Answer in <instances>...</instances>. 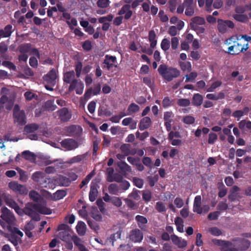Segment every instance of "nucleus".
Returning <instances> with one entry per match:
<instances>
[{
  "mask_svg": "<svg viewBox=\"0 0 251 251\" xmlns=\"http://www.w3.org/2000/svg\"><path fill=\"white\" fill-rule=\"evenodd\" d=\"M21 210L18 214L19 216H23L26 215L35 221L40 220V217L38 213L50 215L52 213V210L50 208L41 204L33 202L27 203L24 208H21Z\"/></svg>",
  "mask_w": 251,
  "mask_h": 251,
  "instance_id": "1",
  "label": "nucleus"
},
{
  "mask_svg": "<svg viewBox=\"0 0 251 251\" xmlns=\"http://www.w3.org/2000/svg\"><path fill=\"white\" fill-rule=\"evenodd\" d=\"M159 74L166 81L170 82L174 78L178 77L180 75L179 70L173 67H169L162 64L158 68Z\"/></svg>",
  "mask_w": 251,
  "mask_h": 251,
  "instance_id": "2",
  "label": "nucleus"
},
{
  "mask_svg": "<svg viewBox=\"0 0 251 251\" xmlns=\"http://www.w3.org/2000/svg\"><path fill=\"white\" fill-rule=\"evenodd\" d=\"M140 2L137 0H134L131 2V4H124L121 9L118 11V14L119 15H124V19L128 20L133 15V12L130 9L131 8L132 9H135L140 4Z\"/></svg>",
  "mask_w": 251,
  "mask_h": 251,
  "instance_id": "3",
  "label": "nucleus"
},
{
  "mask_svg": "<svg viewBox=\"0 0 251 251\" xmlns=\"http://www.w3.org/2000/svg\"><path fill=\"white\" fill-rule=\"evenodd\" d=\"M13 118L15 123L20 125H24L26 123V117L25 111L20 110L18 104L15 105L13 109Z\"/></svg>",
  "mask_w": 251,
  "mask_h": 251,
  "instance_id": "4",
  "label": "nucleus"
},
{
  "mask_svg": "<svg viewBox=\"0 0 251 251\" xmlns=\"http://www.w3.org/2000/svg\"><path fill=\"white\" fill-rule=\"evenodd\" d=\"M2 197L4 201L7 206L14 209L17 214H18V212H20L21 211V208L18 203L13 199L10 195L4 193L3 194Z\"/></svg>",
  "mask_w": 251,
  "mask_h": 251,
  "instance_id": "5",
  "label": "nucleus"
},
{
  "mask_svg": "<svg viewBox=\"0 0 251 251\" xmlns=\"http://www.w3.org/2000/svg\"><path fill=\"white\" fill-rule=\"evenodd\" d=\"M218 29L220 32L225 33L227 31V28L232 29L235 25L233 22L230 20H218Z\"/></svg>",
  "mask_w": 251,
  "mask_h": 251,
  "instance_id": "6",
  "label": "nucleus"
},
{
  "mask_svg": "<svg viewBox=\"0 0 251 251\" xmlns=\"http://www.w3.org/2000/svg\"><path fill=\"white\" fill-rule=\"evenodd\" d=\"M232 241L236 242V244L234 246L237 247L236 248L238 249V251H245L247 250L251 246L250 241L245 238H235L233 239Z\"/></svg>",
  "mask_w": 251,
  "mask_h": 251,
  "instance_id": "7",
  "label": "nucleus"
},
{
  "mask_svg": "<svg viewBox=\"0 0 251 251\" xmlns=\"http://www.w3.org/2000/svg\"><path fill=\"white\" fill-rule=\"evenodd\" d=\"M8 187L16 193L21 195H26L28 191L25 186L19 184L17 181H11L8 183Z\"/></svg>",
  "mask_w": 251,
  "mask_h": 251,
  "instance_id": "8",
  "label": "nucleus"
},
{
  "mask_svg": "<svg viewBox=\"0 0 251 251\" xmlns=\"http://www.w3.org/2000/svg\"><path fill=\"white\" fill-rule=\"evenodd\" d=\"M115 63H117L116 56L106 54L103 62L104 65L102 67L109 71L113 67H117V65L114 64Z\"/></svg>",
  "mask_w": 251,
  "mask_h": 251,
  "instance_id": "9",
  "label": "nucleus"
},
{
  "mask_svg": "<svg viewBox=\"0 0 251 251\" xmlns=\"http://www.w3.org/2000/svg\"><path fill=\"white\" fill-rule=\"evenodd\" d=\"M58 119L62 122L69 121L72 117V112L67 107H63L57 111Z\"/></svg>",
  "mask_w": 251,
  "mask_h": 251,
  "instance_id": "10",
  "label": "nucleus"
},
{
  "mask_svg": "<svg viewBox=\"0 0 251 251\" xmlns=\"http://www.w3.org/2000/svg\"><path fill=\"white\" fill-rule=\"evenodd\" d=\"M174 114L172 111L164 112L163 120L164 126L167 131H170L172 128V123L174 122Z\"/></svg>",
  "mask_w": 251,
  "mask_h": 251,
  "instance_id": "11",
  "label": "nucleus"
},
{
  "mask_svg": "<svg viewBox=\"0 0 251 251\" xmlns=\"http://www.w3.org/2000/svg\"><path fill=\"white\" fill-rule=\"evenodd\" d=\"M62 147L68 151L74 150L78 147V143L73 139L68 138L60 142Z\"/></svg>",
  "mask_w": 251,
  "mask_h": 251,
  "instance_id": "12",
  "label": "nucleus"
},
{
  "mask_svg": "<svg viewBox=\"0 0 251 251\" xmlns=\"http://www.w3.org/2000/svg\"><path fill=\"white\" fill-rule=\"evenodd\" d=\"M183 4L185 8V14L187 16H192L195 13V7L194 0H184Z\"/></svg>",
  "mask_w": 251,
  "mask_h": 251,
  "instance_id": "13",
  "label": "nucleus"
},
{
  "mask_svg": "<svg viewBox=\"0 0 251 251\" xmlns=\"http://www.w3.org/2000/svg\"><path fill=\"white\" fill-rule=\"evenodd\" d=\"M0 218L9 225L12 224L15 220L13 215L6 207L2 209V214L0 215Z\"/></svg>",
  "mask_w": 251,
  "mask_h": 251,
  "instance_id": "14",
  "label": "nucleus"
},
{
  "mask_svg": "<svg viewBox=\"0 0 251 251\" xmlns=\"http://www.w3.org/2000/svg\"><path fill=\"white\" fill-rule=\"evenodd\" d=\"M101 90V86L100 83L95 85L94 88L92 87L87 89L84 95V99L86 100L89 99L91 98L92 94L94 95H98L100 94Z\"/></svg>",
  "mask_w": 251,
  "mask_h": 251,
  "instance_id": "15",
  "label": "nucleus"
},
{
  "mask_svg": "<svg viewBox=\"0 0 251 251\" xmlns=\"http://www.w3.org/2000/svg\"><path fill=\"white\" fill-rule=\"evenodd\" d=\"M44 80L48 83L54 85L57 78L56 71L54 69H52L50 72L45 75L43 77Z\"/></svg>",
  "mask_w": 251,
  "mask_h": 251,
  "instance_id": "16",
  "label": "nucleus"
},
{
  "mask_svg": "<svg viewBox=\"0 0 251 251\" xmlns=\"http://www.w3.org/2000/svg\"><path fill=\"white\" fill-rule=\"evenodd\" d=\"M129 237L133 242L140 243L143 239V234L140 229H135L131 231Z\"/></svg>",
  "mask_w": 251,
  "mask_h": 251,
  "instance_id": "17",
  "label": "nucleus"
},
{
  "mask_svg": "<svg viewBox=\"0 0 251 251\" xmlns=\"http://www.w3.org/2000/svg\"><path fill=\"white\" fill-rule=\"evenodd\" d=\"M171 239L174 245L177 246L179 248H183L186 247L187 242L185 240H182L181 238L175 234L171 235Z\"/></svg>",
  "mask_w": 251,
  "mask_h": 251,
  "instance_id": "18",
  "label": "nucleus"
},
{
  "mask_svg": "<svg viewBox=\"0 0 251 251\" xmlns=\"http://www.w3.org/2000/svg\"><path fill=\"white\" fill-rule=\"evenodd\" d=\"M201 204V198L200 195L195 197L193 204V211L199 214L202 213Z\"/></svg>",
  "mask_w": 251,
  "mask_h": 251,
  "instance_id": "19",
  "label": "nucleus"
},
{
  "mask_svg": "<svg viewBox=\"0 0 251 251\" xmlns=\"http://www.w3.org/2000/svg\"><path fill=\"white\" fill-rule=\"evenodd\" d=\"M152 122L149 117H144L140 121L139 128L140 130L148 129L151 125Z\"/></svg>",
  "mask_w": 251,
  "mask_h": 251,
  "instance_id": "20",
  "label": "nucleus"
},
{
  "mask_svg": "<svg viewBox=\"0 0 251 251\" xmlns=\"http://www.w3.org/2000/svg\"><path fill=\"white\" fill-rule=\"evenodd\" d=\"M56 183L59 186L67 187L71 183V180L68 177L62 176L59 175L55 179Z\"/></svg>",
  "mask_w": 251,
  "mask_h": 251,
  "instance_id": "21",
  "label": "nucleus"
},
{
  "mask_svg": "<svg viewBox=\"0 0 251 251\" xmlns=\"http://www.w3.org/2000/svg\"><path fill=\"white\" fill-rule=\"evenodd\" d=\"M149 41L150 43V47L154 49L157 45V35L154 30H151L149 32Z\"/></svg>",
  "mask_w": 251,
  "mask_h": 251,
  "instance_id": "22",
  "label": "nucleus"
},
{
  "mask_svg": "<svg viewBox=\"0 0 251 251\" xmlns=\"http://www.w3.org/2000/svg\"><path fill=\"white\" fill-rule=\"evenodd\" d=\"M13 26L11 25H7L3 29H0V39L1 38H7L11 36L13 31Z\"/></svg>",
  "mask_w": 251,
  "mask_h": 251,
  "instance_id": "23",
  "label": "nucleus"
},
{
  "mask_svg": "<svg viewBox=\"0 0 251 251\" xmlns=\"http://www.w3.org/2000/svg\"><path fill=\"white\" fill-rule=\"evenodd\" d=\"M203 98L202 95L199 93L194 94L192 99V103L195 106H200L202 103Z\"/></svg>",
  "mask_w": 251,
  "mask_h": 251,
  "instance_id": "24",
  "label": "nucleus"
},
{
  "mask_svg": "<svg viewBox=\"0 0 251 251\" xmlns=\"http://www.w3.org/2000/svg\"><path fill=\"white\" fill-rule=\"evenodd\" d=\"M75 73L74 71L67 72L63 75V81L66 83H70L75 80Z\"/></svg>",
  "mask_w": 251,
  "mask_h": 251,
  "instance_id": "25",
  "label": "nucleus"
},
{
  "mask_svg": "<svg viewBox=\"0 0 251 251\" xmlns=\"http://www.w3.org/2000/svg\"><path fill=\"white\" fill-rule=\"evenodd\" d=\"M122 230H119L116 233L112 234L106 239L107 243H111L112 246H114V242L118 239L121 238Z\"/></svg>",
  "mask_w": 251,
  "mask_h": 251,
  "instance_id": "26",
  "label": "nucleus"
},
{
  "mask_svg": "<svg viewBox=\"0 0 251 251\" xmlns=\"http://www.w3.org/2000/svg\"><path fill=\"white\" fill-rule=\"evenodd\" d=\"M72 240L74 244L77 247L79 251H86V247L82 244L81 240L76 235H73L72 237Z\"/></svg>",
  "mask_w": 251,
  "mask_h": 251,
  "instance_id": "27",
  "label": "nucleus"
},
{
  "mask_svg": "<svg viewBox=\"0 0 251 251\" xmlns=\"http://www.w3.org/2000/svg\"><path fill=\"white\" fill-rule=\"evenodd\" d=\"M77 233L80 236H83L86 233V226L84 222L79 221L76 226Z\"/></svg>",
  "mask_w": 251,
  "mask_h": 251,
  "instance_id": "28",
  "label": "nucleus"
},
{
  "mask_svg": "<svg viewBox=\"0 0 251 251\" xmlns=\"http://www.w3.org/2000/svg\"><path fill=\"white\" fill-rule=\"evenodd\" d=\"M118 166L123 174H125L126 172H130L131 171L130 166L124 161H121L119 162L118 163Z\"/></svg>",
  "mask_w": 251,
  "mask_h": 251,
  "instance_id": "29",
  "label": "nucleus"
},
{
  "mask_svg": "<svg viewBox=\"0 0 251 251\" xmlns=\"http://www.w3.org/2000/svg\"><path fill=\"white\" fill-rule=\"evenodd\" d=\"M39 128V126L35 123L30 124L26 125L24 127V131L26 133H32Z\"/></svg>",
  "mask_w": 251,
  "mask_h": 251,
  "instance_id": "30",
  "label": "nucleus"
},
{
  "mask_svg": "<svg viewBox=\"0 0 251 251\" xmlns=\"http://www.w3.org/2000/svg\"><path fill=\"white\" fill-rule=\"evenodd\" d=\"M205 23V20L203 18L196 16L191 19V22L190 23V26L192 27V25H203Z\"/></svg>",
  "mask_w": 251,
  "mask_h": 251,
  "instance_id": "31",
  "label": "nucleus"
},
{
  "mask_svg": "<svg viewBox=\"0 0 251 251\" xmlns=\"http://www.w3.org/2000/svg\"><path fill=\"white\" fill-rule=\"evenodd\" d=\"M22 156L25 160H29L31 162L34 161L36 159L35 154L29 151H23L22 153Z\"/></svg>",
  "mask_w": 251,
  "mask_h": 251,
  "instance_id": "32",
  "label": "nucleus"
},
{
  "mask_svg": "<svg viewBox=\"0 0 251 251\" xmlns=\"http://www.w3.org/2000/svg\"><path fill=\"white\" fill-rule=\"evenodd\" d=\"M205 2L206 11L211 12L212 11L211 6L213 2V0H198L199 6L200 7H202Z\"/></svg>",
  "mask_w": 251,
  "mask_h": 251,
  "instance_id": "33",
  "label": "nucleus"
},
{
  "mask_svg": "<svg viewBox=\"0 0 251 251\" xmlns=\"http://www.w3.org/2000/svg\"><path fill=\"white\" fill-rule=\"evenodd\" d=\"M233 18L237 22L242 23H246L249 22V18L246 14H233Z\"/></svg>",
  "mask_w": 251,
  "mask_h": 251,
  "instance_id": "34",
  "label": "nucleus"
},
{
  "mask_svg": "<svg viewBox=\"0 0 251 251\" xmlns=\"http://www.w3.org/2000/svg\"><path fill=\"white\" fill-rule=\"evenodd\" d=\"M98 190L95 185H91L89 194V200L93 202L94 201L97 197Z\"/></svg>",
  "mask_w": 251,
  "mask_h": 251,
  "instance_id": "35",
  "label": "nucleus"
},
{
  "mask_svg": "<svg viewBox=\"0 0 251 251\" xmlns=\"http://www.w3.org/2000/svg\"><path fill=\"white\" fill-rule=\"evenodd\" d=\"M31 46L30 43H25L20 45L18 50L21 53L26 54L30 51Z\"/></svg>",
  "mask_w": 251,
  "mask_h": 251,
  "instance_id": "36",
  "label": "nucleus"
},
{
  "mask_svg": "<svg viewBox=\"0 0 251 251\" xmlns=\"http://www.w3.org/2000/svg\"><path fill=\"white\" fill-rule=\"evenodd\" d=\"M44 108L46 110L49 111H52L57 108L56 105L54 103L53 100H48L45 102Z\"/></svg>",
  "mask_w": 251,
  "mask_h": 251,
  "instance_id": "37",
  "label": "nucleus"
},
{
  "mask_svg": "<svg viewBox=\"0 0 251 251\" xmlns=\"http://www.w3.org/2000/svg\"><path fill=\"white\" fill-rule=\"evenodd\" d=\"M140 110V107L135 103H130L127 110V115H131L134 114Z\"/></svg>",
  "mask_w": 251,
  "mask_h": 251,
  "instance_id": "38",
  "label": "nucleus"
},
{
  "mask_svg": "<svg viewBox=\"0 0 251 251\" xmlns=\"http://www.w3.org/2000/svg\"><path fill=\"white\" fill-rule=\"evenodd\" d=\"M175 223L176 226L177 230L181 233L184 232L183 229V221L180 217H177L175 220Z\"/></svg>",
  "mask_w": 251,
  "mask_h": 251,
  "instance_id": "39",
  "label": "nucleus"
},
{
  "mask_svg": "<svg viewBox=\"0 0 251 251\" xmlns=\"http://www.w3.org/2000/svg\"><path fill=\"white\" fill-rule=\"evenodd\" d=\"M233 245L232 243L229 241H226L225 244L223 245L222 248H221V251H238V249L236 248L232 247Z\"/></svg>",
  "mask_w": 251,
  "mask_h": 251,
  "instance_id": "40",
  "label": "nucleus"
},
{
  "mask_svg": "<svg viewBox=\"0 0 251 251\" xmlns=\"http://www.w3.org/2000/svg\"><path fill=\"white\" fill-rule=\"evenodd\" d=\"M29 197L33 201L38 202L41 199V196L36 191L32 190L29 193Z\"/></svg>",
  "mask_w": 251,
  "mask_h": 251,
  "instance_id": "41",
  "label": "nucleus"
},
{
  "mask_svg": "<svg viewBox=\"0 0 251 251\" xmlns=\"http://www.w3.org/2000/svg\"><path fill=\"white\" fill-rule=\"evenodd\" d=\"M179 66L183 72L187 71L188 72L192 70V65L190 62H180Z\"/></svg>",
  "mask_w": 251,
  "mask_h": 251,
  "instance_id": "42",
  "label": "nucleus"
},
{
  "mask_svg": "<svg viewBox=\"0 0 251 251\" xmlns=\"http://www.w3.org/2000/svg\"><path fill=\"white\" fill-rule=\"evenodd\" d=\"M45 177V174L43 172L37 171L33 174L32 176V179L36 182H39Z\"/></svg>",
  "mask_w": 251,
  "mask_h": 251,
  "instance_id": "43",
  "label": "nucleus"
},
{
  "mask_svg": "<svg viewBox=\"0 0 251 251\" xmlns=\"http://www.w3.org/2000/svg\"><path fill=\"white\" fill-rule=\"evenodd\" d=\"M85 157V155L84 154L78 155L77 156H74V157L70 158L68 161V163L71 164L80 162L82 160H83Z\"/></svg>",
  "mask_w": 251,
  "mask_h": 251,
  "instance_id": "44",
  "label": "nucleus"
},
{
  "mask_svg": "<svg viewBox=\"0 0 251 251\" xmlns=\"http://www.w3.org/2000/svg\"><path fill=\"white\" fill-rule=\"evenodd\" d=\"M142 198L146 202H149L152 198V193L149 190L142 191Z\"/></svg>",
  "mask_w": 251,
  "mask_h": 251,
  "instance_id": "45",
  "label": "nucleus"
},
{
  "mask_svg": "<svg viewBox=\"0 0 251 251\" xmlns=\"http://www.w3.org/2000/svg\"><path fill=\"white\" fill-rule=\"evenodd\" d=\"M7 238L15 246L18 245L19 240L20 239L16 235L10 233L7 234Z\"/></svg>",
  "mask_w": 251,
  "mask_h": 251,
  "instance_id": "46",
  "label": "nucleus"
},
{
  "mask_svg": "<svg viewBox=\"0 0 251 251\" xmlns=\"http://www.w3.org/2000/svg\"><path fill=\"white\" fill-rule=\"evenodd\" d=\"M162 106L164 108L171 107L173 105V100H171L169 97H165L162 100Z\"/></svg>",
  "mask_w": 251,
  "mask_h": 251,
  "instance_id": "47",
  "label": "nucleus"
},
{
  "mask_svg": "<svg viewBox=\"0 0 251 251\" xmlns=\"http://www.w3.org/2000/svg\"><path fill=\"white\" fill-rule=\"evenodd\" d=\"M130 147L131 145L128 144H124L121 145L120 149L123 154L125 155L130 154Z\"/></svg>",
  "mask_w": 251,
  "mask_h": 251,
  "instance_id": "48",
  "label": "nucleus"
},
{
  "mask_svg": "<svg viewBox=\"0 0 251 251\" xmlns=\"http://www.w3.org/2000/svg\"><path fill=\"white\" fill-rule=\"evenodd\" d=\"M82 70V63L80 61H77L75 63V71L77 77H79Z\"/></svg>",
  "mask_w": 251,
  "mask_h": 251,
  "instance_id": "49",
  "label": "nucleus"
},
{
  "mask_svg": "<svg viewBox=\"0 0 251 251\" xmlns=\"http://www.w3.org/2000/svg\"><path fill=\"white\" fill-rule=\"evenodd\" d=\"M218 189H219L218 196L220 198H223L226 195L227 190L223 183L219 184Z\"/></svg>",
  "mask_w": 251,
  "mask_h": 251,
  "instance_id": "50",
  "label": "nucleus"
},
{
  "mask_svg": "<svg viewBox=\"0 0 251 251\" xmlns=\"http://www.w3.org/2000/svg\"><path fill=\"white\" fill-rule=\"evenodd\" d=\"M98 115L102 116L105 115L106 116H110L112 115V112L107 109L103 108L102 107H100L98 111Z\"/></svg>",
  "mask_w": 251,
  "mask_h": 251,
  "instance_id": "51",
  "label": "nucleus"
},
{
  "mask_svg": "<svg viewBox=\"0 0 251 251\" xmlns=\"http://www.w3.org/2000/svg\"><path fill=\"white\" fill-rule=\"evenodd\" d=\"M54 198L57 200L63 199L67 195V192L64 190H58L54 193Z\"/></svg>",
  "mask_w": 251,
  "mask_h": 251,
  "instance_id": "52",
  "label": "nucleus"
},
{
  "mask_svg": "<svg viewBox=\"0 0 251 251\" xmlns=\"http://www.w3.org/2000/svg\"><path fill=\"white\" fill-rule=\"evenodd\" d=\"M208 231L213 236H218L222 234V231L217 227H210Z\"/></svg>",
  "mask_w": 251,
  "mask_h": 251,
  "instance_id": "53",
  "label": "nucleus"
},
{
  "mask_svg": "<svg viewBox=\"0 0 251 251\" xmlns=\"http://www.w3.org/2000/svg\"><path fill=\"white\" fill-rule=\"evenodd\" d=\"M170 47V41L167 38L163 39L161 43V48L164 51L167 50Z\"/></svg>",
  "mask_w": 251,
  "mask_h": 251,
  "instance_id": "54",
  "label": "nucleus"
},
{
  "mask_svg": "<svg viewBox=\"0 0 251 251\" xmlns=\"http://www.w3.org/2000/svg\"><path fill=\"white\" fill-rule=\"evenodd\" d=\"M142 161L143 164L147 167L149 168L150 169H151L152 168L153 163L150 157L147 156L144 157L142 158Z\"/></svg>",
  "mask_w": 251,
  "mask_h": 251,
  "instance_id": "55",
  "label": "nucleus"
},
{
  "mask_svg": "<svg viewBox=\"0 0 251 251\" xmlns=\"http://www.w3.org/2000/svg\"><path fill=\"white\" fill-rule=\"evenodd\" d=\"M148 179L149 181V183L150 186L151 187H152L154 186L156 182H157L158 180V176L157 175H155L154 176H149L148 177Z\"/></svg>",
  "mask_w": 251,
  "mask_h": 251,
  "instance_id": "56",
  "label": "nucleus"
},
{
  "mask_svg": "<svg viewBox=\"0 0 251 251\" xmlns=\"http://www.w3.org/2000/svg\"><path fill=\"white\" fill-rule=\"evenodd\" d=\"M155 209L158 212L160 213L164 212L166 211L165 204L161 201H158L156 202Z\"/></svg>",
  "mask_w": 251,
  "mask_h": 251,
  "instance_id": "57",
  "label": "nucleus"
},
{
  "mask_svg": "<svg viewBox=\"0 0 251 251\" xmlns=\"http://www.w3.org/2000/svg\"><path fill=\"white\" fill-rule=\"evenodd\" d=\"M182 121L186 124L191 125L195 123V119L194 117L188 115L184 117Z\"/></svg>",
  "mask_w": 251,
  "mask_h": 251,
  "instance_id": "58",
  "label": "nucleus"
},
{
  "mask_svg": "<svg viewBox=\"0 0 251 251\" xmlns=\"http://www.w3.org/2000/svg\"><path fill=\"white\" fill-rule=\"evenodd\" d=\"M177 104L180 106H188L190 104V101L187 99H179L177 101Z\"/></svg>",
  "mask_w": 251,
  "mask_h": 251,
  "instance_id": "59",
  "label": "nucleus"
},
{
  "mask_svg": "<svg viewBox=\"0 0 251 251\" xmlns=\"http://www.w3.org/2000/svg\"><path fill=\"white\" fill-rule=\"evenodd\" d=\"M217 135L213 132H211L208 135V143L209 144H213L217 140Z\"/></svg>",
  "mask_w": 251,
  "mask_h": 251,
  "instance_id": "60",
  "label": "nucleus"
},
{
  "mask_svg": "<svg viewBox=\"0 0 251 251\" xmlns=\"http://www.w3.org/2000/svg\"><path fill=\"white\" fill-rule=\"evenodd\" d=\"M97 3L98 7L105 8L109 5L110 1L109 0H98Z\"/></svg>",
  "mask_w": 251,
  "mask_h": 251,
  "instance_id": "61",
  "label": "nucleus"
},
{
  "mask_svg": "<svg viewBox=\"0 0 251 251\" xmlns=\"http://www.w3.org/2000/svg\"><path fill=\"white\" fill-rule=\"evenodd\" d=\"M108 191L111 194H117L118 192V187L117 184L112 183L108 186Z\"/></svg>",
  "mask_w": 251,
  "mask_h": 251,
  "instance_id": "62",
  "label": "nucleus"
},
{
  "mask_svg": "<svg viewBox=\"0 0 251 251\" xmlns=\"http://www.w3.org/2000/svg\"><path fill=\"white\" fill-rule=\"evenodd\" d=\"M221 85L222 82L221 81H215L211 85L209 88L207 89V91L209 92H213L216 88L220 87Z\"/></svg>",
  "mask_w": 251,
  "mask_h": 251,
  "instance_id": "63",
  "label": "nucleus"
},
{
  "mask_svg": "<svg viewBox=\"0 0 251 251\" xmlns=\"http://www.w3.org/2000/svg\"><path fill=\"white\" fill-rule=\"evenodd\" d=\"M133 182L134 184L139 188H142L144 184L143 180L141 178L136 177H133Z\"/></svg>",
  "mask_w": 251,
  "mask_h": 251,
  "instance_id": "64",
  "label": "nucleus"
}]
</instances>
